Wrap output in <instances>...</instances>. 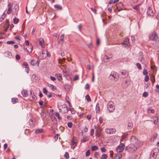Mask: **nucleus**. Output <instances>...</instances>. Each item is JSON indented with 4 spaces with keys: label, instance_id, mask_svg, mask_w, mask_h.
Returning <instances> with one entry per match:
<instances>
[{
    "label": "nucleus",
    "instance_id": "nucleus-1",
    "mask_svg": "<svg viewBox=\"0 0 159 159\" xmlns=\"http://www.w3.org/2000/svg\"><path fill=\"white\" fill-rule=\"evenodd\" d=\"M10 2H8L7 3V13L9 15L12 13L13 14H16L18 11L19 9V6L16 4L14 5Z\"/></svg>",
    "mask_w": 159,
    "mask_h": 159
},
{
    "label": "nucleus",
    "instance_id": "nucleus-2",
    "mask_svg": "<svg viewBox=\"0 0 159 159\" xmlns=\"http://www.w3.org/2000/svg\"><path fill=\"white\" fill-rule=\"evenodd\" d=\"M137 149V147L135 146L133 144H130L126 147L125 149L129 152L133 153Z\"/></svg>",
    "mask_w": 159,
    "mask_h": 159
},
{
    "label": "nucleus",
    "instance_id": "nucleus-3",
    "mask_svg": "<svg viewBox=\"0 0 159 159\" xmlns=\"http://www.w3.org/2000/svg\"><path fill=\"white\" fill-rule=\"evenodd\" d=\"M158 37L157 34L153 32L149 35V40L153 41L156 42L158 39Z\"/></svg>",
    "mask_w": 159,
    "mask_h": 159
},
{
    "label": "nucleus",
    "instance_id": "nucleus-4",
    "mask_svg": "<svg viewBox=\"0 0 159 159\" xmlns=\"http://www.w3.org/2000/svg\"><path fill=\"white\" fill-rule=\"evenodd\" d=\"M107 109L110 112H113L115 109L114 102L110 101L107 104Z\"/></svg>",
    "mask_w": 159,
    "mask_h": 159
},
{
    "label": "nucleus",
    "instance_id": "nucleus-5",
    "mask_svg": "<svg viewBox=\"0 0 159 159\" xmlns=\"http://www.w3.org/2000/svg\"><path fill=\"white\" fill-rule=\"evenodd\" d=\"M109 78L112 80L117 81L119 79L118 74L115 72L112 73L109 77Z\"/></svg>",
    "mask_w": 159,
    "mask_h": 159
},
{
    "label": "nucleus",
    "instance_id": "nucleus-6",
    "mask_svg": "<svg viewBox=\"0 0 159 159\" xmlns=\"http://www.w3.org/2000/svg\"><path fill=\"white\" fill-rule=\"evenodd\" d=\"M71 148L74 149L77 146V140L74 137H73L71 142Z\"/></svg>",
    "mask_w": 159,
    "mask_h": 159
},
{
    "label": "nucleus",
    "instance_id": "nucleus-7",
    "mask_svg": "<svg viewBox=\"0 0 159 159\" xmlns=\"http://www.w3.org/2000/svg\"><path fill=\"white\" fill-rule=\"evenodd\" d=\"M125 148V145L123 143H121L117 147L116 150L118 152H122Z\"/></svg>",
    "mask_w": 159,
    "mask_h": 159
},
{
    "label": "nucleus",
    "instance_id": "nucleus-8",
    "mask_svg": "<svg viewBox=\"0 0 159 159\" xmlns=\"http://www.w3.org/2000/svg\"><path fill=\"white\" fill-rule=\"evenodd\" d=\"M116 9L115 10L116 12H118L122 10L124 8L123 4L122 3L120 2L116 4Z\"/></svg>",
    "mask_w": 159,
    "mask_h": 159
},
{
    "label": "nucleus",
    "instance_id": "nucleus-9",
    "mask_svg": "<svg viewBox=\"0 0 159 159\" xmlns=\"http://www.w3.org/2000/svg\"><path fill=\"white\" fill-rule=\"evenodd\" d=\"M105 131L107 134H111L116 133V130L114 128L109 129L107 128L105 129Z\"/></svg>",
    "mask_w": 159,
    "mask_h": 159
},
{
    "label": "nucleus",
    "instance_id": "nucleus-10",
    "mask_svg": "<svg viewBox=\"0 0 159 159\" xmlns=\"http://www.w3.org/2000/svg\"><path fill=\"white\" fill-rule=\"evenodd\" d=\"M40 61L39 60L36 61L34 59L31 60L30 62V64L33 66H38L39 65Z\"/></svg>",
    "mask_w": 159,
    "mask_h": 159
},
{
    "label": "nucleus",
    "instance_id": "nucleus-11",
    "mask_svg": "<svg viewBox=\"0 0 159 159\" xmlns=\"http://www.w3.org/2000/svg\"><path fill=\"white\" fill-rule=\"evenodd\" d=\"M147 14L148 16H152L154 15V13L152 8L150 7H148V9Z\"/></svg>",
    "mask_w": 159,
    "mask_h": 159
},
{
    "label": "nucleus",
    "instance_id": "nucleus-12",
    "mask_svg": "<svg viewBox=\"0 0 159 159\" xmlns=\"http://www.w3.org/2000/svg\"><path fill=\"white\" fill-rule=\"evenodd\" d=\"M112 56L111 55L110 57H108L106 55H105L104 56L102 60L104 62H107L109 61L110 60V59H111L112 58Z\"/></svg>",
    "mask_w": 159,
    "mask_h": 159
},
{
    "label": "nucleus",
    "instance_id": "nucleus-13",
    "mask_svg": "<svg viewBox=\"0 0 159 159\" xmlns=\"http://www.w3.org/2000/svg\"><path fill=\"white\" fill-rule=\"evenodd\" d=\"M59 111L63 113H65L68 112L69 111V109L67 107H62V109H59Z\"/></svg>",
    "mask_w": 159,
    "mask_h": 159
},
{
    "label": "nucleus",
    "instance_id": "nucleus-14",
    "mask_svg": "<svg viewBox=\"0 0 159 159\" xmlns=\"http://www.w3.org/2000/svg\"><path fill=\"white\" fill-rule=\"evenodd\" d=\"M24 68H26V71L27 73H29V68L28 64L26 62H24L23 65Z\"/></svg>",
    "mask_w": 159,
    "mask_h": 159
},
{
    "label": "nucleus",
    "instance_id": "nucleus-15",
    "mask_svg": "<svg viewBox=\"0 0 159 159\" xmlns=\"http://www.w3.org/2000/svg\"><path fill=\"white\" fill-rule=\"evenodd\" d=\"M9 25V20H7L5 21V26L4 27V31L5 32H6L7 31V30L8 28Z\"/></svg>",
    "mask_w": 159,
    "mask_h": 159
},
{
    "label": "nucleus",
    "instance_id": "nucleus-16",
    "mask_svg": "<svg viewBox=\"0 0 159 159\" xmlns=\"http://www.w3.org/2000/svg\"><path fill=\"white\" fill-rule=\"evenodd\" d=\"M39 43L42 48H44V40L42 39H40L39 40Z\"/></svg>",
    "mask_w": 159,
    "mask_h": 159
},
{
    "label": "nucleus",
    "instance_id": "nucleus-17",
    "mask_svg": "<svg viewBox=\"0 0 159 159\" xmlns=\"http://www.w3.org/2000/svg\"><path fill=\"white\" fill-rule=\"evenodd\" d=\"M64 42V34H62L60 37V40L59 43L62 44Z\"/></svg>",
    "mask_w": 159,
    "mask_h": 159
},
{
    "label": "nucleus",
    "instance_id": "nucleus-18",
    "mask_svg": "<svg viewBox=\"0 0 159 159\" xmlns=\"http://www.w3.org/2000/svg\"><path fill=\"white\" fill-rule=\"evenodd\" d=\"M56 77H57L58 80L59 81H61L62 80V75L61 74L59 73L56 74L55 75Z\"/></svg>",
    "mask_w": 159,
    "mask_h": 159
},
{
    "label": "nucleus",
    "instance_id": "nucleus-19",
    "mask_svg": "<svg viewBox=\"0 0 159 159\" xmlns=\"http://www.w3.org/2000/svg\"><path fill=\"white\" fill-rule=\"evenodd\" d=\"M122 45H125L129 46V39L128 38H125L122 43Z\"/></svg>",
    "mask_w": 159,
    "mask_h": 159
},
{
    "label": "nucleus",
    "instance_id": "nucleus-20",
    "mask_svg": "<svg viewBox=\"0 0 159 159\" xmlns=\"http://www.w3.org/2000/svg\"><path fill=\"white\" fill-rule=\"evenodd\" d=\"M21 94L24 97H26L28 96L27 91L25 90H23L21 92Z\"/></svg>",
    "mask_w": 159,
    "mask_h": 159
},
{
    "label": "nucleus",
    "instance_id": "nucleus-21",
    "mask_svg": "<svg viewBox=\"0 0 159 159\" xmlns=\"http://www.w3.org/2000/svg\"><path fill=\"white\" fill-rule=\"evenodd\" d=\"M4 54L5 55V56L9 58H10L11 57V52L8 51L5 52L4 53Z\"/></svg>",
    "mask_w": 159,
    "mask_h": 159
},
{
    "label": "nucleus",
    "instance_id": "nucleus-22",
    "mask_svg": "<svg viewBox=\"0 0 159 159\" xmlns=\"http://www.w3.org/2000/svg\"><path fill=\"white\" fill-rule=\"evenodd\" d=\"M128 135V133H126L124 134L122 136L121 138L120 139V141L121 142L122 141H123L124 139L127 138Z\"/></svg>",
    "mask_w": 159,
    "mask_h": 159
},
{
    "label": "nucleus",
    "instance_id": "nucleus-23",
    "mask_svg": "<svg viewBox=\"0 0 159 159\" xmlns=\"http://www.w3.org/2000/svg\"><path fill=\"white\" fill-rule=\"evenodd\" d=\"M43 129H36L35 131V133L36 134H39L43 133Z\"/></svg>",
    "mask_w": 159,
    "mask_h": 159
},
{
    "label": "nucleus",
    "instance_id": "nucleus-24",
    "mask_svg": "<svg viewBox=\"0 0 159 159\" xmlns=\"http://www.w3.org/2000/svg\"><path fill=\"white\" fill-rule=\"evenodd\" d=\"M24 48L26 50L27 52L28 53H31L32 52L33 48L32 46H30V50L28 49V48H25V47H24Z\"/></svg>",
    "mask_w": 159,
    "mask_h": 159
},
{
    "label": "nucleus",
    "instance_id": "nucleus-25",
    "mask_svg": "<svg viewBox=\"0 0 159 159\" xmlns=\"http://www.w3.org/2000/svg\"><path fill=\"white\" fill-rule=\"evenodd\" d=\"M11 102L13 104L17 103L18 102V99L16 98H11Z\"/></svg>",
    "mask_w": 159,
    "mask_h": 159
},
{
    "label": "nucleus",
    "instance_id": "nucleus-26",
    "mask_svg": "<svg viewBox=\"0 0 159 159\" xmlns=\"http://www.w3.org/2000/svg\"><path fill=\"white\" fill-rule=\"evenodd\" d=\"M122 155L121 154L118 153L114 157L115 159H120Z\"/></svg>",
    "mask_w": 159,
    "mask_h": 159
},
{
    "label": "nucleus",
    "instance_id": "nucleus-27",
    "mask_svg": "<svg viewBox=\"0 0 159 159\" xmlns=\"http://www.w3.org/2000/svg\"><path fill=\"white\" fill-rule=\"evenodd\" d=\"M96 112L99 113L100 112V107H99V105L98 103H97L96 107Z\"/></svg>",
    "mask_w": 159,
    "mask_h": 159
},
{
    "label": "nucleus",
    "instance_id": "nucleus-28",
    "mask_svg": "<svg viewBox=\"0 0 159 159\" xmlns=\"http://www.w3.org/2000/svg\"><path fill=\"white\" fill-rule=\"evenodd\" d=\"M54 7L60 10H62V7L59 5H55L54 6Z\"/></svg>",
    "mask_w": 159,
    "mask_h": 159
},
{
    "label": "nucleus",
    "instance_id": "nucleus-29",
    "mask_svg": "<svg viewBox=\"0 0 159 159\" xmlns=\"http://www.w3.org/2000/svg\"><path fill=\"white\" fill-rule=\"evenodd\" d=\"M34 119L32 118L30 120V124L32 127L34 126Z\"/></svg>",
    "mask_w": 159,
    "mask_h": 159
},
{
    "label": "nucleus",
    "instance_id": "nucleus-30",
    "mask_svg": "<svg viewBox=\"0 0 159 159\" xmlns=\"http://www.w3.org/2000/svg\"><path fill=\"white\" fill-rule=\"evenodd\" d=\"M133 124L131 122L129 123L128 124V129H131L133 127Z\"/></svg>",
    "mask_w": 159,
    "mask_h": 159
},
{
    "label": "nucleus",
    "instance_id": "nucleus-31",
    "mask_svg": "<svg viewBox=\"0 0 159 159\" xmlns=\"http://www.w3.org/2000/svg\"><path fill=\"white\" fill-rule=\"evenodd\" d=\"M147 111L148 113H154L155 112L154 110L153 109H151L150 108H148L147 109Z\"/></svg>",
    "mask_w": 159,
    "mask_h": 159
},
{
    "label": "nucleus",
    "instance_id": "nucleus-32",
    "mask_svg": "<svg viewBox=\"0 0 159 159\" xmlns=\"http://www.w3.org/2000/svg\"><path fill=\"white\" fill-rule=\"evenodd\" d=\"M153 119L154 120V123L155 124H157L158 122V118L157 116H154L153 117Z\"/></svg>",
    "mask_w": 159,
    "mask_h": 159
},
{
    "label": "nucleus",
    "instance_id": "nucleus-33",
    "mask_svg": "<svg viewBox=\"0 0 159 159\" xmlns=\"http://www.w3.org/2000/svg\"><path fill=\"white\" fill-rule=\"evenodd\" d=\"M98 149V147L96 146H93L92 147V150L93 151H97Z\"/></svg>",
    "mask_w": 159,
    "mask_h": 159
},
{
    "label": "nucleus",
    "instance_id": "nucleus-34",
    "mask_svg": "<svg viewBox=\"0 0 159 159\" xmlns=\"http://www.w3.org/2000/svg\"><path fill=\"white\" fill-rule=\"evenodd\" d=\"M150 80L153 84L155 81L154 76L153 75H151L150 77Z\"/></svg>",
    "mask_w": 159,
    "mask_h": 159
},
{
    "label": "nucleus",
    "instance_id": "nucleus-35",
    "mask_svg": "<svg viewBox=\"0 0 159 159\" xmlns=\"http://www.w3.org/2000/svg\"><path fill=\"white\" fill-rule=\"evenodd\" d=\"M69 111H71V113L72 114H74L75 113V111L73 108H69Z\"/></svg>",
    "mask_w": 159,
    "mask_h": 159
},
{
    "label": "nucleus",
    "instance_id": "nucleus-36",
    "mask_svg": "<svg viewBox=\"0 0 159 159\" xmlns=\"http://www.w3.org/2000/svg\"><path fill=\"white\" fill-rule=\"evenodd\" d=\"M107 154H103L102 155L101 159H106L107 158Z\"/></svg>",
    "mask_w": 159,
    "mask_h": 159
},
{
    "label": "nucleus",
    "instance_id": "nucleus-37",
    "mask_svg": "<svg viewBox=\"0 0 159 159\" xmlns=\"http://www.w3.org/2000/svg\"><path fill=\"white\" fill-rule=\"evenodd\" d=\"M19 21V19L16 18H15L13 20L14 23V24H17Z\"/></svg>",
    "mask_w": 159,
    "mask_h": 159
},
{
    "label": "nucleus",
    "instance_id": "nucleus-38",
    "mask_svg": "<svg viewBox=\"0 0 159 159\" xmlns=\"http://www.w3.org/2000/svg\"><path fill=\"white\" fill-rule=\"evenodd\" d=\"M85 98L88 102H90L91 101V98L89 95H87L85 96Z\"/></svg>",
    "mask_w": 159,
    "mask_h": 159
},
{
    "label": "nucleus",
    "instance_id": "nucleus-39",
    "mask_svg": "<svg viewBox=\"0 0 159 159\" xmlns=\"http://www.w3.org/2000/svg\"><path fill=\"white\" fill-rule=\"evenodd\" d=\"M73 123L71 122H69L67 123V125L68 127L71 128L73 126Z\"/></svg>",
    "mask_w": 159,
    "mask_h": 159
},
{
    "label": "nucleus",
    "instance_id": "nucleus-40",
    "mask_svg": "<svg viewBox=\"0 0 159 159\" xmlns=\"http://www.w3.org/2000/svg\"><path fill=\"white\" fill-rule=\"evenodd\" d=\"M64 157L66 159H68L69 158V154L68 152H66L64 155Z\"/></svg>",
    "mask_w": 159,
    "mask_h": 159
},
{
    "label": "nucleus",
    "instance_id": "nucleus-41",
    "mask_svg": "<svg viewBox=\"0 0 159 159\" xmlns=\"http://www.w3.org/2000/svg\"><path fill=\"white\" fill-rule=\"evenodd\" d=\"M55 115L59 120H60L62 119L61 117L60 116L59 114L58 113L56 112L55 113Z\"/></svg>",
    "mask_w": 159,
    "mask_h": 159
},
{
    "label": "nucleus",
    "instance_id": "nucleus-42",
    "mask_svg": "<svg viewBox=\"0 0 159 159\" xmlns=\"http://www.w3.org/2000/svg\"><path fill=\"white\" fill-rule=\"evenodd\" d=\"M89 139V138L88 137H84L83 141L84 142H86L88 141Z\"/></svg>",
    "mask_w": 159,
    "mask_h": 159
},
{
    "label": "nucleus",
    "instance_id": "nucleus-43",
    "mask_svg": "<svg viewBox=\"0 0 159 159\" xmlns=\"http://www.w3.org/2000/svg\"><path fill=\"white\" fill-rule=\"evenodd\" d=\"M43 92L46 95H47L48 91L46 89V88H44L43 89Z\"/></svg>",
    "mask_w": 159,
    "mask_h": 159
},
{
    "label": "nucleus",
    "instance_id": "nucleus-44",
    "mask_svg": "<svg viewBox=\"0 0 159 159\" xmlns=\"http://www.w3.org/2000/svg\"><path fill=\"white\" fill-rule=\"evenodd\" d=\"M5 17V15H2L1 17H0V22H2L4 20V18Z\"/></svg>",
    "mask_w": 159,
    "mask_h": 159
},
{
    "label": "nucleus",
    "instance_id": "nucleus-45",
    "mask_svg": "<svg viewBox=\"0 0 159 159\" xmlns=\"http://www.w3.org/2000/svg\"><path fill=\"white\" fill-rule=\"evenodd\" d=\"M6 43L7 44H14L15 42L13 41H8L6 42Z\"/></svg>",
    "mask_w": 159,
    "mask_h": 159
},
{
    "label": "nucleus",
    "instance_id": "nucleus-46",
    "mask_svg": "<svg viewBox=\"0 0 159 159\" xmlns=\"http://www.w3.org/2000/svg\"><path fill=\"white\" fill-rule=\"evenodd\" d=\"M30 133V130L29 129H26L25 131V134L28 135Z\"/></svg>",
    "mask_w": 159,
    "mask_h": 159
},
{
    "label": "nucleus",
    "instance_id": "nucleus-47",
    "mask_svg": "<svg viewBox=\"0 0 159 159\" xmlns=\"http://www.w3.org/2000/svg\"><path fill=\"white\" fill-rule=\"evenodd\" d=\"M95 134L97 137H100V136L101 135V132H98L96 131Z\"/></svg>",
    "mask_w": 159,
    "mask_h": 159
},
{
    "label": "nucleus",
    "instance_id": "nucleus-48",
    "mask_svg": "<svg viewBox=\"0 0 159 159\" xmlns=\"http://www.w3.org/2000/svg\"><path fill=\"white\" fill-rule=\"evenodd\" d=\"M102 130V129L100 128V127H98L97 128V130L96 131L98 132H101V131Z\"/></svg>",
    "mask_w": 159,
    "mask_h": 159
},
{
    "label": "nucleus",
    "instance_id": "nucleus-49",
    "mask_svg": "<svg viewBox=\"0 0 159 159\" xmlns=\"http://www.w3.org/2000/svg\"><path fill=\"white\" fill-rule=\"evenodd\" d=\"M148 95V93L147 92H144L143 94V97H146Z\"/></svg>",
    "mask_w": 159,
    "mask_h": 159
},
{
    "label": "nucleus",
    "instance_id": "nucleus-50",
    "mask_svg": "<svg viewBox=\"0 0 159 159\" xmlns=\"http://www.w3.org/2000/svg\"><path fill=\"white\" fill-rule=\"evenodd\" d=\"M143 74L144 75H147L148 72H147V70L146 69H144L143 70Z\"/></svg>",
    "mask_w": 159,
    "mask_h": 159
},
{
    "label": "nucleus",
    "instance_id": "nucleus-51",
    "mask_svg": "<svg viewBox=\"0 0 159 159\" xmlns=\"http://www.w3.org/2000/svg\"><path fill=\"white\" fill-rule=\"evenodd\" d=\"M136 66H137L138 68L139 69L141 70L142 69V68H141V64L140 63H137Z\"/></svg>",
    "mask_w": 159,
    "mask_h": 159
},
{
    "label": "nucleus",
    "instance_id": "nucleus-52",
    "mask_svg": "<svg viewBox=\"0 0 159 159\" xmlns=\"http://www.w3.org/2000/svg\"><path fill=\"white\" fill-rule=\"evenodd\" d=\"M103 120V118L102 117H100L99 118V123L100 124H101L102 123V120Z\"/></svg>",
    "mask_w": 159,
    "mask_h": 159
},
{
    "label": "nucleus",
    "instance_id": "nucleus-53",
    "mask_svg": "<svg viewBox=\"0 0 159 159\" xmlns=\"http://www.w3.org/2000/svg\"><path fill=\"white\" fill-rule=\"evenodd\" d=\"M49 87L52 91H54V86L52 84H50Z\"/></svg>",
    "mask_w": 159,
    "mask_h": 159
},
{
    "label": "nucleus",
    "instance_id": "nucleus-54",
    "mask_svg": "<svg viewBox=\"0 0 159 159\" xmlns=\"http://www.w3.org/2000/svg\"><path fill=\"white\" fill-rule=\"evenodd\" d=\"M149 79L148 76V75H146L144 79L145 81V82H148L149 80Z\"/></svg>",
    "mask_w": 159,
    "mask_h": 159
},
{
    "label": "nucleus",
    "instance_id": "nucleus-55",
    "mask_svg": "<svg viewBox=\"0 0 159 159\" xmlns=\"http://www.w3.org/2000/svg\"><path fill=\"white\" fill-rule=\"evenodd\" d=\"M94 156L96 158H98V157L99 156V155L98 152H96L95 153Z\"/></svg>",
    "mask_w": 159,
    "mask_h": 159
},
{
    "label": "nucleus",
    "instance_id": "nucleus-56",
    "mask_svg": "<svg viewBox=\"0 0 159 159\" xmlns=\"http://www.w3.org/2000/svg\"><path fill=\"white\" fill-rule=\"evenodd\" d=\"M101 150L102 152H105L106 151V148L104 147H102L101 148Z\"/></svg>",
    "mask_w": 159,
    "mask_h": 159
},
{
    "label": "nucleus",
    "instance_id": "nucleus-57",
    "mask_svg": "<svg viewBox=\"0 0 159 159\" xmlns=\"http://www.w3.org/2000/svg\"><path fill=\"white\" fill-rule=\"evenodd\" d=\"M90 154V150H88L86 151V152L85 155L87 157Z\"/></svg>",
    "mask_w": 159,
    "mask_h": 159
},
{
    "label": "nucleus",
    "instance_id": "nucleus-58",
    "mask_svg": "<svg viewBox=\"0 0 159 159\" xmlns=\"http://www.w3.org/2000/svg\"><path fill=\"white\" fill-rule=\"evenodd\" d=\"M94 130L93 129H92L90 132V135L91 136H93L94 135Z\"/></svg>",
    "mask_w": 159,
    "mask_h": 159
},
{
    "label": "nucleus",
    "instance_id": "nucleus-59",
    "mask_svg": "<svg viewBox=\"0 0 159 159\" xmlns=\"http://www.w3.org/2000/svg\"><path fill=\"white\" fill-rule=\"evenodd\" d=\"M121 73L122 75H124L125 76H127L128 75V73L126 71L122 72Z\"/></svg>",
    "mask_w": 159,
    "mask_h": 159
},
{
    "label": "nucleus",
    "instance_id": "nucleus-60",
    "mask_svg": "<svg viewBox=\"0 0 159 159\" xmlns=\"http://www.w3.org/2000/svg\"><path fill=\"white\" fill-rule=\"evenodd\" d=\"M79 79V76L77 75H75L74 76V80L75 81L78 80Z\"/></svg>",
    "mask_w": 159,
    "mask_h": 159
},
{
    "label": "nucleus",
    "instance_id": "nucleus-61",
    "mask_svg": "<svg viewBox=\"0 0 159 159\" xmlns=\"http://www.w3.org/2000/svg\"><path fill=\"white\" fill-rule=\"evenodd\" d=\"M150 83H148L146 84L145 85V87L146 89H147L150 86Z\"/></svg>",
    "mask_w": 159,
    "mask_h": 159
},
{
    "label": "nucleus",
    "instance_id": "nucleus-62",
    "mask_svg": "<svg viewBox=\"0 0 159 159\" xmlns=\"http://www.w3.org/2000/svg\"><path fill=\"white\" fill-rule=\"evenodd\" d=\"M16 58L17 60H19L20 58V57L19 55L17 54L16 56Z\"/></svg>",
    "mask_w": 159,
    "mask_h": 159
},
{
    "label": "nucleus",
    "instance_id": "nucleus-63",
    "mask_svg": "<svg viewBox=\"0 0 159 159\" xmlns=\"http://www.w3.org/2000/svg\"><path fill=\"white\" fill-rule=\"evenodd\" d=\"M91 10L95 13V14H96V10L93 8H91Z\"/></svg>",
    "mask_w": 159,
    "mask_h": 159
},
{
    "label": "nucleus",
    "instance_id": "nucleus-64",
    "mask_svg": "<svg viewBox=\"0 0 159 159\" xmlns=\"http://www.w3.org/2000/svg\"><path fill=\"white\" fill-rule=\"evenodd\" d=\"M50 78L53 81L55 80H56V78L55 77H54L52 76H51L50 77Z\"/></svg>",
    "mask_w": 159,
    "mask_h": 159
}]
</instances>
